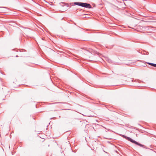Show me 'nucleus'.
<instances>
[{"mask_svg":"<svg viewBox=\"0 0 156 156\" xmlns=\"http://www.w3.org/2000/svg\"><path fill=\"white\" fill-rule=\"evenodd\" d=\"M74 4L76 5H79L82 7L90 8L91 6L90 4L87 3H84L80 2H76L74 3Z\"/></svg>","mask_w":156,"mask_h":156,"instance_id":"nucleus-1","label":"nucleus"},{"mask_svg":"<svg viewBox=\"0 0 156 156\" xmlns=\"http://www.w3.org/2000/svg\"><path fill=\"white\" fill-rule=\"evenodd\" d=\"M127 139L128 140H129L131 142L134 143L135 144H136L138 145H139L140 146L143 147H145V146L144 145L139 144L138 143L136 142V141H134V140H133V139H131L130 138H127Z\"/></svg>","mask_w":156,"mask_h":156,"instance_id":"nucleus-2","label":"nucleus"},{"mask_svg":"<svg viewBox=\"0 0 156 156\" xmlns=\"http://www.w3.org/2000/svg\"><path fill=\"white\" fill-rule=\"evenodd\" d=\"M149 64L151 65L152 66L156 67V64H153V63H149Z\"/></svg>","mask_w":156,"mask_h":156,"instance_id":"nucleus-3","label":"nucleus"}]
</instances>
